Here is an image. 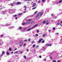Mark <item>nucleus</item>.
Wrapping results in <instances>:
<instances>
[{"mask_svg": "<svg viewBox=\"0 0 62 62\" xmlns=\"http://www.w3.org/2000/svg\"><path fill=\"white\" fill-rule=\"evenodd\" d=\"M43 39L41 38L39 39V41H38V43H40V42Z\"/></svg>", "mask_w": 62, "mask_h": 62, "instance_id": "nucleus-1", "label": "nucleus"}, {"mask_svg": "<svg viewBox=\"0 0 62 62\" xmlns=\"http://www.w3.org/2000/svg\"><path fill=\"white\" fill-rule=\"evenodd\" d=\"M36 6V4L35 3H34L32 7L33 8L34 7H35Z\"/></svg>", "mask_w": 62, "mask_h": 62, "instance_id": "nucleus-2", "label": "nucleus"}, {"mask_svg": "<svg viewBox=\"0 0 62 62\" xmlns=\"http://www.w3.org/2000/svg\"><path fill=\"white\" fill-rule=\"evenodd\" d=\"M21 4H22L21 2H17L16 5H21Z\"/></svg>", "mask_w": 62, "mask_h": 62, "instance_id": "nucleus-3", "label": "nucleus"}, {"mask_svg": "<svg viewBox=\"0 0 62 62\" xmlns=\"http://www.w3.org/2000/svg\"><path fill=\"white\" fill-rule=\"evenodd\" d=\"M46 34H44L43 35V38H45V36H46Z\"/></svg>", "mask_w": 62, "mask_h": 62, "instance_id": "nucleus-4", "label": "nucleus"}, {"mask_svg": "<svg viewBox=\"0 0 62 62\" xmlns=\"http://www.w3.org/2000/svg\"><path fill=\"white\" fill-rule=\"evenodd\" d=\"M38 24L35 25L32 28H35V27H36V26H38Z\"/></svg>", "mask_w": 62, "mask_h": 62, "instance_id": "nucleus-5", "label": "nucleus"}, {"mask_svg": "<svg viewBox=\"0 0 62 62\" xmlns=\"http://www.w3.org/2000/svg\"><path fill=\"white\" fill-rule=\"evenodd\" d=\"M6 54H7V55H9V53L8 52H6Z\"/></svg>", "mask_w": 62, "mask_h": 62, "instance_id": "nucleus-6", "label": "nucleus"}, {"mask_svg": "<svg viewBox=\"0 0 62 62\" xmlns=\"http://www.w3.org/2000/svg\"><path fill=\"white\" fill-rule=\"evenodd\" d=\"M18 51H16L15 52H14V54H18Z\"/></svg>", "mask_w": 62, "mask_h": 62, "instance_id": "nucleus-7", "label": "nucleus"}, {"mask_svg": "<svg viewBox=\"0 0 62 62\" xmlns=\"http://www.w3.org/2000/svg\"><path fill=\"white\" fill-rule=\"evenodd\" d=\"M45 23H46V21H43V24H45Z\"/></svg>", "mask_w": 62, "mask_h": 62, "instance_id": "nucleus-8", "label": "nucleus"}, {"mask_svg": "<svg viewBox=\"0 0 62 62\" xmlns=\"http://www.w3.org/2000/svg\"><path fill=\"white\" fill-rule=\"evenodd\" d=\"M37 8V7H34V8H32V10H34V9H36V8Z\"/></svg>", "mask_w": 62, "mask_h": 62, "instance_id": "nucleus-9", "label": "nucleus"}, {"mask_svg": "<svg viewBox=\"0 0 62 62\" xmlns=\"http://www.w3.org/2000/svg\"><path fill=\"white\" fill-rule=\"evenodd\" d=\"M24 8H25L24 10L26 9V6H24L23 7Z\"/></svg>", "mask_w": 62, "mask_h": 62, "instance_id": "nucleus-10", "label": "nucleus"}, {"mask_svg": "<svg viewBox=\"0 0 62 62\" xmlns=\"http://www.w3.org/2000/svg\"><path fill=\"white\" fill-rule=\"evenodd\" d=\"M5 54V52H4V51H3L2 52V54H3V55L4 54Z\"/></svg>", "mask_w": 62, "mask_h": 62, "instance_id": "nucleus-11", "label": "nucleus"}, {"mask_svg": "<svg viewBox=\"0 0 62 62\" xmlns=\"http://www.w3.org/2000/svg\"><path fill=\"white\" fill-rule=\"evenodd\" d=\"M31 28H30V29H29L28 30H27V31H29L30 30H31Z\"/></svg>", "mask_w": 62, "mask_h": 62, "instance_id": "nucleus-12", "label": "nucleus"}, {"mask_svg": "<svg viewBox=\"0 0 62 62\" xmlns=\"http://www.w3.org/2000/svg\"><path fill=\"white\" fill-rule=\"evenodd\" d=\"M39 13H38L37 15L36 16V17H38L39 16Z\"/></svg>", "mask_w": 62, "mask_h": 62, "instance_id": "nucleus-13", "label": "nucleus"}, {"mask_svg": "<svg viewBox=\"0 0 62 62\" xmlns=\"http://www.w3.org/2000/svg\"><path fill=\"white\" fill-rule=\"evenodd\" d=\"M30 23V22H27L26 23V24H29V23Z\"/></svg>", "mask_w": 62, "mask_h": 62, "instance_id": "nucleus-14", "label": "nucleus"}, {"mask_svg": "<svg viewBox=\"0 0 62 62\" xmlns=\"http://www.w3.org/2000/svg\"><path fill=\"white\" fill-rule=\"evenodd\" d=\"M23 57L25 58V59H26V57L25 55H24Z\"/></svg>", "mask_w": 62, "mask_h": 62, "instance_id": "nucleus-15", "label": "nucleus"}, {"mask_svg": "<svg viewBox=\"0 0 62 62\" xmlns=\"http://www.w3.org/2000/svg\"><path fill=\"white\" fill-rule=\"evenodd\" d=\"M45 42H44V40H43L41 41V42H42V43H44Z\"/></svg>", "mask_w": 62, "mask_h": 62, "instance_id": "nucleus-16", "label": "nucleus"}, {"mask_svg": "<svg viewBox=\"0 0 62 62\" xmlns=\"http://www.w3.org/2000/svg\"><path fill=\"white\" fill-rule=\"evenodd\" d=\"M36 31H37V33H39V30H36Z\"/></svg>", "mask_w": 62, "mask_h": 62, "instance_id": "nucleus-17", "label": "nucleus"}, {"mask_svg": "<svg viewBox=\"0 0 62 62\" xmlns=\"http://www.w3.org/2000/svg\"><path fill=\"white\" fill-rule=\"evenodd\" d=\"M59 3H61L62 2V0H61L59 2Z\"/></svg>", "mask_w": 62, "mask_h": 62, "instance_id": "nucleus-18", "label": "nucleus"}, {"mask_svg": "<svg viewBox=\"0 0 62 62\" xmlns=\"http://www.w3.org/2000/svg\"><path fill=\"white\" fill-rule=\"evenodd\" d=\"M36 46V45H34L33 46V48H34L35 47V46Z\"/></svg>", "mask_w": 62, "mask_h": 62, "instance_id": "nucleus-19", "label": "nucleus"}, {"mask_svg": "<svg viewBox=\"0 0 62 62\" xmlns=\"http://www.w3.org/2000/svg\"><path fill=\"white\" fill-rule=\"evenodd\" d=\"M53 62H56V60H53V61H52Z\"/></svg>", "mask_w": 62, "mask_h": 62, "instance_id": "nucleus-20", "label": "nucleus"}, {"mask_svg": "<svg viewBox=\"0 0 62 62\" xmlns=\"http://www.w3.org/2000/svg\"><path fill=\"white\" fill-rule=\"evenodd\" d=\"M42 14H43V12H41L40 13V15H42Z\"/></svg>", "mask_w": 62, "mask_h": 62, "instance_id": "nucleus-21", "label": "nucleus"}, {"mask_svg": "<svg viewBox=\"0 0 62 62\" xmlns=\"http://www.w3.org/2000/svg\"><path fill=\"white\" fill-rule=\"evenodd\" d=\"M9 51H12V50H11V48H9Z\"/></svg>", "mask_w": 62, "mask_h": 62, "instance_id": "nucleus-22", "label": "nucleus"}, {"mask_svg": "<svg viewBox=\"0 0 62 62\" xmlns=\"http://www.w3.org/2000/svg\"><path fill=\"white\" fill-rule=\"evenodd\" d=\"M11 6H12V7H13V3H11Z\"/></svg>", "mask_w": 62, "mask_h": 62, "instance_id": "nucleus-23", "label": "nucleus"}, {"mask_svg": "<svg viewBox=\"0 0 62 62\" xmlns=\"http://www.w3.org/2000/svg\"><path fill=\"white\" fill-rule=\"evenodd\" d=\"M49 46V44H46V46Z\"/></svg>", "mask_w": 62, "mask_h": 62, "instance_id": "nucleus-24", "label": "nucleus"}, {"mask_svg": "<svg viewBox=\"0 0 62 62\" xmlns=\"http://www.w3.org/2000/svg\"><path fill=\"white\" fill-rule=\"evenodd\" d=\"M22 14H23L22 13H21L20 14H19L18 15L19 16H20V15H22Z\"/></svg>", "mask_w": 62, "mask_h": 62, "instance_id": "nucleus-25", "label": "nucleus"}, {"mask_svg": "<svg viewBox=\"0 0 62 62\" xmlns=\"http://www.w3.org/2000/svg\"><path fill=\"white\" fill-rule=\"evenodd\" d=\"M19 29H20V30H22V27H20Z\"/></svg>", "mask_w": 62, "mask_h": 62, "instance_id": "nucleus-26", "label": "nucleus"}, {"mask_svg": "<svg viewBox=\"0 0 62 62\" xmlns=\"http://www.w3.org/2000/svg\"><path fill=\"white\" fill-rule=\"evenodd\" d=\"M40 3V1L39 0L38 2V3Z\"/></svg>", "mask_w": 62, "mask_h": 62, "instance_id": "nucleus-27", "label": "nucleus"}, {"mask_svg": "<svg viewBox=\"0 0 62 62\" xmlns=\"http://www.w3.org/2000/svg\"><path fill=\"white\" fill-rule=\"evenodd\" d=\"M34 43V41H32L31 42V44H33V43Z\"/></svg>", "mask_w": 62, "mask_h": 62, "instance_id": "nucleus-28", "label": "nucleus"}, {"mask_svg": "<svg viewBox=\"0 0 62 62\" xmlns=\"http://www.w3.org/2000/svg\"><path fill=\"white\" fill-rule=\"evenodd\" d=\"M53 30H55V27H54L53 28Z\"/></svg>", "mask_w": 62, "mask_h": 62, "instance_id": "nucleus-29", "label": "nucleus"}, {"mask_svg": "<svg viewBox=\"0 0 62 62\" xmlns=\"http://www.w3.org/2000/svg\"><path fill=\"white\" fill-rule=\"evenodd\" d=\"M31 21V20L30 19H29L28 20V21Z\"/></svg>", "mask_w": 62, "mask_h": 62, "instance_id": "nucleus-30", "label": "nucleus"}, {"mask_svg": "<svg viewBox=\"0 0 62 62\" xmlns=\"http://www.w3.org/2000/svg\"><path fill=\"white\" fill-rule=\"evenodd\" d=\"M34 23V21H32L31 22V24H32Z\"/></svg>", "mask_w": 62, "mask_h": 62, "instance_id": "nucleus-31", "label": "nucleus"}, {"mask_svg": "<svg viewBox=\"0 0 62 62\" xmlns=\"http://www.w3.org/2000/svg\"><path fill=\"white\" fill-rule=\"evenodd\" d=\"M17 15H15L14 16V17H17Z\"/></svg>", "mask_w": 62, "mask_h": 62, "instance_id": "nucleus-32", "label": "nucleus"}, {"mask_svg": "<svg viewBox=\"0 0 62 62\" xmlns=\"http://www.w3.org/2000/svg\"><path fill=\"white\" fill-rule=\"evenodd\" d=\"M52 46V44H49V46Z\"/></svg>", "mask_w": 62, "mask_h": 62, "instance_id": "nucleus-33", "label": "nucleus"}, {"mask_svg": "<svg viewBox=\"0 0 62 62\" xmlns=\"http://www.w3.org/2000/svg\"><path fill=\"white\" fill-rule=\"evenodd\" d=\"M60 24V23H57V24L58 25H59V24Z\"/></svg>", "mask_w": 62, "mask_h": 62, "instance_id": "nucleus-34", "label": "nucleus"}, {"mask_svg": "<svg viewBox=\"0 0 62 62\" xmlns=\"http://www.w3.org/2000/svg\"><path fill=\"white\" fill-rule=\"evenodd\" d=\"M42 2H43L45 1V0H42Z\"/></svg>", "mask_w": 62, "mask_h": 62, "instance_id": "nucleus-35", "label": "nucleus"}, {"mask_svg": "<svg viewBox=\"0 0 62 62\" xmlns=\"http://www.w3.org/2000/svg\"><path fill=\"white\" fill-rule=\"evenodd\" d=\"M25 23H24L23 24H22V25H25Z\"/></svg>", "mask_w": 62, "mask_h": 62, "instance_id": "nucleus-36", "label": "nucleus"}, {"mask_svg": "<svg viewBox=\"0 0 62 62\" xmlns=\"http://www.w3.org/2000/svg\"><path fill=\"white\" fill-rule=\"evenodd\" d=\"M50 59H52V56H50Z\"/></svg>", "mask_w": 62, "mask_h": 62, "instance_id": "nucleus-37", "label": "nucleus"}, {"mask_svg": "<svg viewBox=\"0 0 62 62\" xmlns=\"http://www.w3.org/2000/svg\"><path fill=\"white\" fill-rule=\"evenodd\" d=\"M39 58H41V56L40 55L39 56Z\"/></svg>", "mask_w": 62, "mask_h": 62, "instance_id": "nucleus-38", "label": "nucleus"}, {"mask_svg": "<svg viewBox=\"0 0 62 62\" xmlns=\"http://www.w3.org/2000/svg\"><path fill=\"white\" fill-rule=\"evenodd\" d=\"M26 12V11H24L23 12V13H25V12Z\"/></svg>", "mask_w": 62, "mask_h": 62, "instance_id": "nucleus-39", "label": "nucleus"}, {"mask_svg": "<svg viewBox=\"0 0 62 62\" xmlns=\"http://www.w3.org/2000/svg\"><path fill=\"white\" fill-rule=\"evenodd\" d=\"M28 41H30V39H28Z\"/></svg>", "mask_w": 62, "mask_h": 62, "instance_id": "nucleus-40", "label": "nucleus"}, {"mask_svg": "<svg viewBox=\"0 0 62 62\" xmlns=\"http://www.w3.org/2000/svg\"><path fill=\"white\" fill-rule=\"evenodd\" d=\"M51 16H54V14H51Z\"/></svg>", "mask_w": 62, "mask_h": 62, "instance_id": "nucleus-41", "label": "nucleus"}, {"mask_svg": "<svg viewBox=\"0 0 62 62\" xmlns=\"http://www.w3.org/2000/svg\"><path fill=\"white\" fill-rule=\"evenodd\" d=\"M56 35H58V34H59V33H56Z\"/></svg>", "mask_w": 62, "mask_h": 62, "instance_id": "nucleus-42", "label": "nucleus"}, {"mask_svg": "<svg viewBox=\"0 0 62 62\" xmlns=\"http://www.w3.org/2000/svg\"><path fill=\"white\" fill-rule=\"evenodd\" d=\"M37 12V11H36L34 13H35H35H36V12Z\"/></svg>", "mask_w": 62, "mask_h": 62, "instance_id": "nucleus-43", "label": "nucleus"}, {"mask_svg": "<svg viewBox=\"0 0 62 62\" xmlns=\"http://www.w3.org/2000/svg\"><path fill=\"white\" fill-rule=\"evenodd\" d=\"M3 36V35H1V37H2Z\"/></svg>", "mask_w": 62, "mask_h": 62, "instance_id": "nucleus-44", "label": "nucleus"}, {"mask_svg": "<svg viewBox=\"0 0 62 62\" xmlns=\"http://www.w3.org/2000/svg\"><path fill=\"white\" fill-rule=\"evenodd\" d=\"M42 48H43V49H45V47H42Z\"/></svg>", "mask_w": 62, "mask_h": 62, "instance_id": "nucleus-45", "label": "nucleus"}, {"mask_svg": "<svg viewBox=\"0 0 62 62\" xmlns=\"http://www.w3.org/2000/svg\"><path fill=\"white\" fill-rule=\"evenodd\" d=\"M39 47V46H38L36 47V48H38V47Z\"/></svg>", "mask_w": 62, "mask_h": 62, "instance_id": "nucleus-46", "label": "nucleus"}, {"mask_svg": "<svg viewBox=\"0 0 62 62\" xmlns=\"http://www.w3.org/2000/svg\"><path fill=\"white\" fill-rule=\"evenodd\" d=\"M27 52H29V50H28V49H27Z\"/></svg>", "mask_w": 62, "mask_h": 62, "instance_id": "nucleus-47", "label": "nucleus"}, {"mask_svg": "<svg viewBox=\"0 0 62 62\" xmlns=\"http://www.w3.org/2000/svg\"><path fill=\"white\" fill-rule=\"evenodd\" d=\"M49 24V23H46V25H47V24Z\"/></svg>", "mask_w": 62, "mask_h": 62, "instance_id": "nucleus-48", "label": "nucleus"}, {"mask_svg": "<svg viewBox=\"0 0 62 62\" xmlns=\"http://www.w3.org/2000/svg\"><path fill=\"white\" fill-rule=\"evenodd\" d=\"M27 41V40H24V41Z\"/></svg>", "mask_w": 62, "mask_h": 62, "instance_id": "nucleus-49", "label": "nucleus"}, {"mask_svg": "<svg viewBox=\"0 0 62 62\" xmlns=\"http://www.w3.org/2000/svg\"><path fill=\"white\" fill-rule=\"evenodd\" d=\"M22 45H20V47H21V46H22Z\"/></svg>", "mask_w": 62, "mask_h": 62, "instance_id": "nucleus-50", "label": "nucleus"}, {"mask_svg": "<svg viewBox=\"0 0 62 62\" xmlns=\"http://www.w3.org/2000/svg\"><path fill=\"white\" fill-rule=\"evenodd\" d=\"M20 53H21V54H22V53H23V52H20Z\"/></svg>", "mask_w": 62, "mask_h": 62, "instance_id": "nucleus-51", "label": "nucleus"}, {"mask_svg": "<svg viewBox=\"0 0 62 62\" xmlns=\"http://www.w3.org/2000/svg\"><path fill=\"white\" fill-rule=\"evenodd\" d=\"M58 62H60V60H59L58 61Z\"/></svg>", "mask_w": 62, "mask_h": 62, "instance_id": "nucleus-52", "label": "nucleus"}, {"mask_svg": "<svg viewBox=\"0 0 62 62\" xmlns=\"http://www.w3.org/2000/svg\"><path fill=\"white\" fill-rule=\"evenodd\" d=\"M18 19L17 17H16L15 18V19Z\"/></svg>", "mask_w": 62, "mask_h": 62, "instance_id": "nucleus-53", "label": "nucleus"}, {"mask_svg": "<svg viewBox=\"0 0 62 62\" xmlns=\"http://www.w3.org/2000/svg\"><path fill=\"white\" fill-rule=\"evenodd\" d=\"M23 42L22 45H23Z\"/></svg>", "mask_w": 62, "mask_h": 62, "instance_id": "nucleus-54", "label": "nucleus"}, {"mask_svg": "<svg viewBox=\"0 0 62 62\" xmlns=\"http://www.w3.org/2000/svg\"><path fill=\"white\" fill-rule=\"evenodd\" d=\"M3 14H5V13H3Z\"/></svg>", "mask_w": 62, "mask_h": 62, "instance_id": "nucleus-55", "label": "nucleus"}, {"mask_svg": "<svg viewBox=\"0 0 62 62\" xmlns=\"http://www.w3.org/2000/svg\"><path fill=\"white\" fill-rule=\"evenodd\" d=\"M11 53H12V54H13V52H12Z\"/></svg>", "mask_w": 62, "mask_h": 62, "instance_id": "nucleus-56", "label": "nucleus"}, {"mask_svg": "<svg viewBox=\"0 0 62 62\" xmlns=\"http://www.w3.org/2000/svg\"><path fill=\"white\" fill-rule=\"evenodd\" d=\"M60 23H62V21H61L60 22Z\"/></svg>", "mask_w": 62, "mask_h": 62, "instance_id": "nucleus-57", "label": "nucleus"}, {"mask_svg": "<svg viewBox=\"0 0 62 62\" xmlns=\"http://www.w3.org/2000/svg\"><path fill=\"white\" fill-rule=\"evenodd\" d=\"M36 36H38V34H36Z\"/></svg>", "mask_w": 62, "mask_h": 62, "instance_id": "nucleus-58", "label": "nucleus"}, {"mask_svg": "<svg viewBox=\"0 0 62 62\" xmlns=\"http://www.w3.org/2000/svg\"><path fill=\"white\" fill-rule=\"evenodd\" d=\"M25 46V44H24L23 45V46Z\"/></svg>", "mask_w": 62, "mask_h": 62, "instance_id": "nucleus-59", "label": "nucleus"}, {"mask_svg": "<svg viewBox=\"0 0 62 62\" xmlns=\"http://www.w3.org/2000/svg\"><path fill=\"white\" fill-rule=\"evenodd\" d=\"M51 31V30H49L48 31H49V32H50Z\"/></svg>", "mask_w": 62, "mask_h": 62, "instance_id": "nucleus-60", "label": "nucleus"}, {"mask_svg": "<svg viewBox=\"0 0 62 62\" xmlns=\"http://www.w3.org/2000/svg\"><path fill=\"white\" fill-rule=\"evenodd\" d=\"M17 50V48H16L15 49V50Z\"/></svg>", "mask_w": 62, "mask_h": 62, "instance_id": "nucleus-61", "label": "nucleus"}, {"mask_svg": "<svg viewBox=\"0 0 62 62\" xmlns=\"http://www.w3.org/2000/svg\"><path fill=\"white\" fill-rule=\"evenodd\" d=\"M3 54H1V56H3Z\"/></svg>", "mask_w": 62, "mask_h": 62, "instance_id": "nucleus-62", "label": "nucleus"}, {"mask_svg": "<svg viewBox=\"0 0 62 62\" xmlns=\"http://www.w3.org/2000/svg\"><path fill=\"white\" fill-rule=\"evenodd\" d=\"M60 25H61V26H62V25H61V24H60Z\"/></svg>", "mask_w": 62, "mask_h": 62, "instance_id": "nucleus-63", "label": "nucleus"}, {"mask_svg": "<svg viewBox=\"0 0 62 62\" xmlns=\"http://www.w3.org/2000/svg\"><path fill=\"white\" fill-rule=\"evenodd\" d=\"M8 62H10V61H9Z\"/></svg>", "mask_w": 62, "mask_h": 62, "instance_id": "nucleus-64", "label": "nucleus"}]
</instances>
